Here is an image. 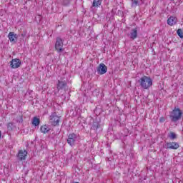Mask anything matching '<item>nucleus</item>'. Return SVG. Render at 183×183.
<instances>
[{"instance_id":"nucleus-1","label":"nucleus","mask_w":183,"mask_h":183,"mask_svg":"<svg viewBox=\"0 0 183 183\" xmlns=\"http://www.w3.org/2000/svg\"><path fill=\"white\" fill-rule=\"evenodd\" d=\"M138 82L143 89H149L152 86V79L149 76H144L138 80Z\"/></svg>"},{"instance_id":"nucleus-2","label":"nucleus","mask_w":183,"mask_h":183,"mask_svg":"<svg viewBox=\"0 0 183 183\" xmlns=\"http://www.w3.org/2000/svg\"><path fill=\"white\" fill-rule=\"evenodd\" d=\"M49 124L51 127H59V123L62 122L61 116H58L56 112H52L49 117Z\"/></svg>"},{"instance_id":"nucleus-3","label":"nucleus","mask_w":183,"mask_h":183,"mask_svg":"<svg viewBox=\"0 0 183 183\" xmlns=\"http://www.w3.org/2000/svg\"><path fill=\"white\" fill-rule=\"evenodd\" d=\"M182 118V111L179 108L172 110L169 115V119L172 122H178Z\"/></svg>"},{"instance_id":"nucleus-4","label":"nucleus","mask_w":183,"mask_h":183,"mask_svg":"<svg viewBox=\"0 0 183 183\" xmlns=\"http://www.w3.org/2000/svg\"><path fill=\"white\" fill-rule=\"evenodd\" d=\"M57 89L58 91H61L64 89V91H66L68 89V84L65 81L64 77H61L57 81Z\"/></svg>"},{"instance_id":"nucleus-5","label":"nucleus","mask_w":183,"mask_h":183,"mask_svg":"<svg viewBox=\"0 0 183 183\" xmlns=\"http://www.w3.org/2000/svg\"><path fill=\"white\" fill-rule=\"evenodd\" d=\"M63 46L64 40H62L61 37H57L55 43V49L58 52V54H60V52H62V51H64V49H62Z\"/></svg>"},{"instance_id":"nucleus-6","label":"nucleus","mask_w":183,"mask_h":183,"mask_svg":"<svg viewBox=\"0 0 183 183\" xmlns=\"http://www.w3.org/2000/svg\"><path fill=\"white\" fill-rule=\"evenodd\" d=\"M78 138V135L74 133L70 134L67 138V144L70 145V147H75V142Z\"/></svg>"},{"instance_id":"nucleus-7","label":"nucleus","mask_w":183,"mask_h":183,"mask_svg":"<svg viewBox=\"0 0 183 183\" xmlns=\"http://www.w3.org/2000/svg\"><path fill=\"white\" fill-rule=\"evenodd\" d=\"M107 71H108V67L104 63H101L97 67V71L99 75H104V74H107Z\"/></svg>"},{"instance_id":"nucleus-8","label":"nucleus","mask_w":183,"mask_h":183,"mask_svg":"<svg viewBox=\"0 0 183 183\" xmlns=\"http://www.w3.org/2000/svg\"><path fill=\"white\" fill-rule=\"evenodd\" d=\"M166 149H178L179 148V144L176 142H167L164 145Z\"/></svg>"},{"instance_id":"nucleus-9","label":"nucleus","mask_w":183,"mask_h":183,"mask_svg":"<svg viewBox=\"0 0 183 183\" xmlns=\"http://www.w3.org/2000/svg\"><path fill=\"white\" fill-rule=\"evenodd\" d=\"M21 64H22V62H21V60L19 59H13L10 61V66L13 69H15L16 68H19V66H21Z\"/></svg>"},{"instance_id":"nucleus-10","label":"nucleus","mask_w":183,"mask_h":183,"mask_svg":"<svg viewBox=\"0 0 183 183\" xmlns=\"http://www.w3.org/2000/svg\"><path fill=\"white\" fill-rule=\"evenodd\" d=\"M28 152H26V150H19L17 154V158L19 161H25Z\"/></svg>"},{"instance_id":"nucleus-11","label":"nucleus","mask_w":183,"mask_h":183,"mask_svg":"<svg viewBox=\"0 0 183 183\" xmlns=\"http://www.w3.org/2000/svg\"><path fill=\"white\" fill-rule=\"evenodd\" d=\"M8 36L10 42H12L13 44H16V39H18V36H16V34H15V33L10 32Z\"/></svg>"},{"instance_id":"nucleus-12","label":"nucleus","mask_w":183,"mask_h":183,"mask_svg":"<svg viewBox=\"0 0 183 183\" xmlns=\"http://www.w3.org/2000/svg\"><path fill=\"white\" fill-rule=\"evenodd\" d=\"M130 38L131 39H137V38H138V29L135 28L132 29L130 32Z\"/></svg>"},{"instance_id":"nucleus-13","label":"nucleus","mask_w":183,"mask_h":183,"mask_svg":"<svg viewBox=\"0 0 183 183\" xmlns=\"http://www.w3.org/2000/svg\"><path fill=\"white\" fill-rule=\"evenodd\" d=\"M177 19L175 16H171L167 19V24L168 25H170V26H172V25H175L177 24Z\"/></svg>"},{"instance_id":"nucleus-14","label":"nucleus","mask_w":183,"mask_h":183,"mask_svg":"<svg viewBox=\"0 0 183 183\" xmlns=\"http://www.w3.org/2000/svg\"><path fill=\"white\" fill-rule=\"evenodd\" d=\"M40 131L42 134H48V132L51 131V128H49L48 125L44 124L40 127Z\"/></svg>"},{"instance_id":"nucleus-15","label":"nucleus","mask_w":183,"mask_h":183,"mask_svg":"<svg viewBox=\"0 0 183 183\" xmlns=\"http://www.w3.org/2000/svg\"><path fill=\"white\" fill-rule=\"evenodd\" d=\"M8 131H15L16 129V126L14 122H9L6 124Z\"/></svg>"},{"instance_id":"nucleus-16","label":"nucleus","mask_w":183,"mask_h":183,"mask_svg":"<svg viewBox=\"0 0 183 183\" xmlns=\"http://www.w3.org/2000/svg\"><path fill=\"white\" fill-rule=\"evenodd\" d=\"M32 124L34 127H39V124H41V120L39 118L34 117L32 120Z\"/></svg>"},{"instance_id":"nucleus-17","label":"nucleus","mask_w":183,"mask_h":183,"mask_svg":"<svg viewBox=\"0 0 183 183\" xmlns=\"http://www.w3.org/2000/svg\"><path fill=\"white\" fill-rule=\"evenodd\" d=\"M101 4H102V0H94L92 3V6L94 8H98V6L101 5Z\"/></svg>"},{"instance_id":"nucleus-18","label":"nucleus","mask_w":183,"mask_h":183,"mask_svg":"<svg viewBox=\"0 0 183 183\" xmlns=\"http://www.w3.org/2000/svg\"><path fill=\"white\" fill-rule=\"evenodd\" d=\"M72 0H61L62 6H69Z\"/></svg>"},{"instance_id":"nucleus-19","label":"nucleus","mask_w":183,"mask_h":183,"mask_svg":"<svg viewBox=\"0 0 183 183\" xmlns=\"http://www.w3.org/2000/svg\"><path fill=\"white\" fill-rule=\"evenodd\" d=\"M99 122H94L92 126V129H93V131H98V128H99Z\"/></svg>"},{"instance_id":"nucleus-20","label":"nucleus","mask_w":183,"mask_h":183,"mask_svg":"<svg viewBox=\"0 0 183 183\" xmlns=\"http://www.w3.org/2000/svg\"><path fill=\"white\" fill-rule=\"evenodd\" d=\"M168 138H169L172 140L177 139V134H175V132H171L168 134Z\"/></svg>"},{"instance_id":"nucleus-21","label":"nucleus","mask_w":183,"mask_h":183,"mask_svg":"<svg viewBox=\"0 0 183 183\" xmlns=\"http://www.w3.org/2000/svg\"><path fill=\"white\" fill-rule=\"evenodd\" d=\"M139 5V2L138 0H132V8H137Z\"/></svg>"},{"instance_id":"nucleus-22","label":"nucleus","mask_w":183,"mask_h":183,"mask_svg":"<svg viewBox=\"0 0 183 183\" xmlns=\"http://www.w3.org/2000/svg\"><path fill=\"white\" fill-rule=\"evenodd\" d=\"M177 34L178 35V36H179V38H183V31H182V29H179L177 31Z\"/></svg>"},{"instance_id":"nucleus-23","label":"nucleus","mask_w":183,"mask_h":183,"mask_svg":"<svg viewBox=\"0 0 183 183\" xmlns=\"http://www.w3.org/2000/svg\"><path fill=\"white\" fill-rule=\"evenodd\" d=\"M24 122V119H22V116L19 115L16 117V122H19V124H22Z\"/></svg>"},{"instance_id":"nucleus-24","label":"nucleus","mask_w":183,"mask_h":183,"mask_svg":"<svg viewBox=\"0 0 183 183\" xmlns=\"http://www.w3.org/2000/svg\"><path fill=\"white\" fill-rule=\"evenodd\" d=\"M165 122V118L161 117V118L159 119V122Z\"/></svg>"},{"instance_id":"nucleus-25","label":"nucleus","mask_w":183,"mask_h":183,"mask_svg":"<svg viewBox=\"0 0 183 183\" xmlns=\"http://www.w3.org/2000/svg\"><path fill=\"white\" fill-rule=\"evenodd\" d=\"M21 36H22L23 38H25V36H26V32H23V33L21 34Z\"/></svg>"},{"instance_id":"nucleus-26","label":"nucleus","mask_w":183,"mask_h":183,"mask_svg":"<svg viewBox=\"0 0 183 183\" xmlns=\"http://www.w3.org/2000/svg\"><path fill=\"white\" fill-rule=\"evenodd\" d=\"M1 137H2V132L0 131V139H1Z\"/></svg>"}]
</instances>
